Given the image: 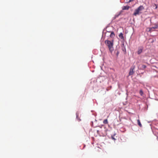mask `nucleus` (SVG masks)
Listing matches in <instances>:
<instances>
[{
    "label": "nucleus",
    "instance_id": "obj_16",
    "mask_svg": "<svg viewBox=\"0 0 158 158\" xmlns=\"http://www.w3.org/2000/svg\"><path fill=\"white\" fill-rule=\"evenodd\" d=\"M76 115H77V118H78V115H77V113L76 114Z\"/></svg>",
    "mask_w": 158,
    "mask_h": 158
},
{
    "label": "nucleus",
    "instance_id": "obj_11",
    "mask_svg": "<svg viewBox=\"0 0 158 158\" xmlns=\"http://www.w3.org/2000/svg\"><path fill=\"white\" fill-rule=\"evenodd\" d=\"M139 94L141 96H143V93L142 90L141 89L140 90Z\"/></svg>",
    "mask_w": 158,
    "mask_h": 158
},
{
    "label": "nucleus",
    "instance_id": "obj_21",
    "mask_svg": "<svg viewBox=\"0 0 158 158\" xmlns=\"http://www.w3.org/2000/svg\"><path fill=\"white\" fill-rule=\"evenodd\" d=\"M80 120H80V119H79V121H80Z\"/></svg>",
    "mask_w": 158,
    "mask_h": 158
},
{
    "label": "nucleus",
    "instance_id": "obj_7",
    "mask_svg": "<svg viewBox=\"0 0 158 158\" xmlns=\"http://www.w3.org/2000/svg\"><path fill=\"white\" fill-rule=\"evenodd\" d=\"M137 121L138 125L140 127H142V125L140 122V120L139 119H138L137 120Z\"/></svg>",
    "mask_w": 158,
    "mask_h": 158
},
{
    "label": "nucleus",
    "instance_id": "obj_5",
    "mask_svg": "<svg viewBox=\"0 0 158 158\" xmlns=\"http://www.w3.org/2000/svg\"><path fill=\"white\" fill-rule=\"evenodd\" d=\"M119 37L122 40H124V37L123 36V34L122 33H120L118 35Z\"/></svg>",
    "mask_w": 158,
    "mask_h": 158
},
{
    "label": "nucleus",
    "instance_id": "obj_3",
    "mask_svg": "<svg viewBox=\"0 0 158 158\" xmlns=\"http://www.w3.org/2000/svg\"><path fill=\"white\" fill-rule=\"evenodd\" d=\"M134 67L133 68H131L130 71L129 73V76H131V75H133L134 73Z\"/></svg>",
    "mask_w": 158,
    "mask_h": 158
},
{
    "label": "nucleus",
    "instance_id": "obj_2",
    "mask_svg": "<svg viewBox=\"0 0 158 158\" xmlns=\"http://www.w3.org/2000/svg\"><path fill=\"white\" fill-rule=\"evenodd\" d=\"M105 42L106 44L108 47L110 51L111 52H112L114 50L113 42L108 40H106Z\"/></svg>",
    "mask_w": 158,
    "mask_h": 158
},
{
    "label": "nucleus",
    "instance_id": "obj_8",
    "mask_svg": "<svg viewBox=\"0 0 158 158\" xmlns=\"http://www.w3.org/2000/svg\"><path fill=\"white\" fill-rule=\"evenodd\" d=\"M103 123L104 124H107L108 123V121L107 119H105L103 121Z\"/></svg>",
    "mask_w": 158,
    "mask_h": 158
},
{
    "label": "nucleus",
    "instance_id": "obj_13",
    "mask_svg": "<svg viewBox=\"0 0 158 158\" xmlns=\"http://www.w3.org/2000/svg\"><path fill=\"white\" fill-rule=\"evenodd\" d=\"M146 66L144 65H142V69H144L146 68Z\"/></svg>",
    "mask_w": 158,
    "mask_h": 158
},
{
    "label": "nucleus",
    "instance_id": "obj_4",
    "mask_svg": "<svg viewBox=\"0 0 158 158\" xmlns=\"http://www.w3.org/2000/svg\"><path fill=\"white\" fill-rule=\"evenodd\" d=\"M130 8V6H123L122 7V10H128Z\"/></svg>",
    "mask_w": 158,
    "mask_h": 158
},
{
    "label": "nucleus",
    "instance_id": "obj_19",
    "mask_svg": "<svg viewBox=\"0 0 158 158\" xmlns=\"http://www.w3.org/2000/svg\"><path fill=\"white\" fill-rule=\"evenodd\" d=\"M118 53H119V52L118 51H117V54H118Z\"/></svg>",
    "mask_w": 158,
    "mask_h": 158
},
{
    "label": "nucleus",
    "instance_id": "obj_10",
    "mask_svg": "<svg viewBox=\"0 0 158 158\" xmlns=\"http://www.w3.org/2000/svg\"><path fill=\"white\" fill-rule=\"evenodd\" d=\"M122 50L123 51H126L125 47L124 46V44H123V46L122 47Z\"/></svg>",
    "mask_w": 158,
    "mask_h": 158
},
{
    "label": "nucleus",
    "instance_id": "obj_15",
    "mask_svg": "<svg viewBox=\"0 0 158 158\" xmlns=\"http://www.w3.org/2000/svg\"><path fill=\"white\" fill-rule=\"evenodd\" d=\"M134 0H129V2H132V1H134Z\"/></svg>",
    "mask_w": 158,
    "mask_h": 158
},
{
    "label": "nucleus",
    "instance_id": "obj_12",
    "mask_svg": "<svg viewBox=\"0 0 158 158\" xmlns=\"http://www.w3.org/2000/svg\"><path fill=\"white\" fill-rule=\"evenodd\" d=\"M114 35H115V34H114V33L113 32H112L110 35V37H113L114 36Z\"/></svg>",
    "mask_w": 158,
    "mask_h": 158
},
{
    "label": "nucleus",
    "instance_id": "obj_17",
    "mask_svg": "<svg viewBox=\"0 0 158 158\" xmlns=\"http://www.w3.org/2000/svg\"><path fill=\"white\" fill-rule=\"evenodd\" d=\"M99 130H97V132L98 133H99Z\"/></svg>",
    "mask_w": 158,
    "mask_h": 158
},
{
    "label": "nucleus",
    "instance_id": "obj_6",
    "mask_svg": "<svg viewBox=\"0 0 158 158\" xmlns=\"http://www.w3.org/2000/svg\"><path fill=\"white\" fill-rule=\"evenodd\" d=\"M143 48H142V49H139L138 50V51L137 52L138 54H140V53H141L143 51Z\"/></svg>",
    "mask_w": 158,
    "mask_h": 158
},
{
    "label": "nucleus",
    "instance_id": "obj_14",
    "mask_svg": "<svg viewBox=\"0 0 158 158\" xmlns=\"http://www.w3.org/2000/svg\"><path fill=\"white\" fill-rule=\"evenodd\" d=\"M120 15V14H118L117 15H116L115 16V17H114V18H116L117 17H118L119 16V15Z\"/></svg>",
    "mask_w": 158,
    "mask_h": 158
},
{
    "label": "nucleus",
    "instance_id": "obj_20",
    "mask_svg": "<svg viewBox=\"0 0 158 158\" xmlns=\"http://www.w3.org/2000/svg\"><path fill=\"white\" fill-rule=\"evenodd\" d=\"M157 8V6H156V8Z\"/></svg>",
    "mask_w": 158,
    "mask_h": 158
},
{
    "label": "nucleus",
    "instance_id": "obj_9",
    "mask_svg": "<svg viewBox=\"0 0 158 158\" xmlns=\"http://www.w3.org/2000/svg\"><path fill=\"white\" fill-rule=\"evenodd\" d=\"M153 28L154 29H156L158 28V23L157 24H156L154 25V27H153Z\"/></svg>",
    "mask_w": 158,
    "mask_h": 158
},
{
    "label": "nucleus",
    "instance_id": "obj_18",
    "mask_svg": "<svg viewBox=\"0 0 158 158\" xmlns=\"http://www.w3.org/2000/svg\"><path fill=\"white\" fill-rule=\"evenodd\" d=\"M112 139H114V140L115 139H114V137H112Z\"/></svg>",
    "mask_w": 158,
    "mask_h": 158
},
{
    "label": "nucleus",
    "instance_id": "obj_1",
    "mask_svg": "<svg viewBox=\"0 0 158 158\" xmlns=\"http://www.w3.org/2000/svg\"><path fill=\"white\" fill-rule=\"evenodd\" d=\"M144 9L143 6H140L135 10L133 15L135 16L139 15L142 13V11Z\"/></svg>",
    "mask_w": 158,
    "mask_h": 158
}]
</instances>
